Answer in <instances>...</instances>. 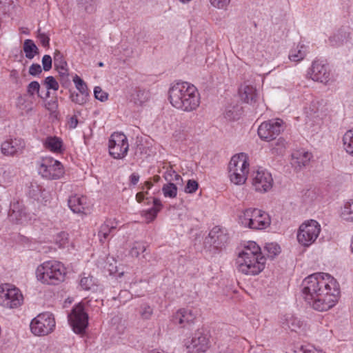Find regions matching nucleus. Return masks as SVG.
<instances>
[{
  "mask_svg": "<svg viewBox=\"0 0 353 353\" xmlns=\"http://www.w3.org/2000/svg\"><path fill=\"white\" fill-rule=\"evenodd\" d=\"M301 292L305 302L318 312L333 308L341 296L339 282L325 272H316L305 277L302 282Z\"/></svg>",
  "mask_w": 353,
  "mask_h": 353,
  "instance_id": "obj_1",
  "label": "nucleus"
},
{
  "mask_svg": "<svg viewBox=\"0 0 353 353\" xmlns=\"http://www.w3.org/2000/svg\"><path fill=\"white\" fill-rule=\"evenodd\" d=\"M168 100L174 108L184 112L196 110L201 103L200 94L196 86L181 81L170 84Z\"/></svg>",
  "mask_w": 353,
  "mask_h": 353,
  "instance_id": "obj_2",
  "label": "nucleus"
},
{
  "mask_svg": "<svg viewBox=\"0 0 353 353\" xmlns=\"http://www.w3.org/2000/svg\"><path fill=\"white\" fill-rule=\"evenodd\" d=\"M266 261V257L256 242L248 241L241 244L236 259L239 272L248 276L259 275L264 270Z\"/></svg>",
  "mask_w": 353,
  "mask_h": 353,
  "instance_id": "obj_3",
  "label": "nucleus"
},
{
  "mask_svg": "<svg viewBox=\"0 0 353 353\" xmlns=\"http://www.w3.org/2000/svg\"><path fill=\"white\" fill-rule=\"evenodd\" d=\"M66 274V267L63 263L57 260L46 261L39 264L35 270L37 280L47 285L60 284L65 280Z\"/></svg>",
  "mask_w": 353,
  "mask_h": 353,
  "instance_id": "obj_4",
  "label": "nucleus"
},
{
  "mask_svg": "<svg viewBox=\"0 0 353 353\" xmlns=\"http://www.w3.org/2000/svg\"><path fill=\"white\" fill-rule=\"evenodd\" d=\"M271 216L268 212L257 208H248L238 214V223L244 228L252 230H263L271 225Z\"/></svg>",
  "mask_w": 353,
  "mask_h": 353,
  "instance_id": "obj_5",
  "label": "nucleus"
},
{
  "mask_svg": "<svg viewBox=\"0 0 353 353\" xmlns=\"http://www.w3.org/2000/svg\"><path fill=\"white\" fill-rule=\"evenodd\" d=\"M250 158L243 152L234 154L228 164V177L234 185H243L250 172Z\"/></svg>",
  "mask_w": 353,
  "mask_h": 353,
  "instance_id": "obj_6",
  "label": "nucleus"
},
{
  "mask_svg": "<svg viewBox=\"0 0 353 353\" xmlns=\"http://www.w3.org/2000/svg\"><path fill=\"white\" fill-rule=\"evenodd\" d=\"M38 174L47 180H58L65 174L63 165L50 156L41 157L37 161Z\"/></svg>",
  "mask_w": 353,
  "mask_h": 353,
  "instance_id": "obj_7",
  "label": "nucleus"
},
{
  "mask_svg": "<svg viewBox=\"0 0 353 353\" xmlns=\"http://www.w3.org/2000/svg\"><path fill=\"white\" fill-rule=\"evenodd\" d=\"M321 232V225L316 220H305L299 225L297 230V242L301 247L307 248L316 242Z\"/></svg>",
  "mask_w": 353,
  "mask_h": 353,
  "instance_id": "obj_8",
  "label": "nucleus"
},
{
  "mask_svg": "<svg viewBox=\"0 0 353 353\" xmlns=\"http://www.w3.org/2000/svg\"><path fill=\"white\" fill-rule=\"evenodd\" d=\"M56 327L54 316L50 312H43L32 319L30 328L37 336H46L52 333Z\"/></svg>",
  "mask_w": 353,
  "mask_h": 353,
  "instance_id": "obj_9",
  "label": "nucleus"
},
{
  "mask_svg": "<svg viewBox=\"0 0 353 353\" xmlns=\"http://www.w3.org/2000/svg\"><path fill=\"white\" fill-rule=\"evenodd\" d=\"M23 303L21 290L10 283L0 285V306L6 309L19 307Z\"/></svg>",
  "mask_w": 353,
  "mask_h": 353,
  "instance_id": "obj_10",
  "label": "nucleus"
},
{
  "mask_svg": "<svg viewBox=\"0 0 353 353\" xmlns=\"http://www.w3.org/2000/svg\"><path fill=\"white\" fill-rule=\"evenodd\" d=\"M251 184L255 192L264 194L273 188L274 179L270 171L262 167L254 168L250 175Z\"/></svg>",
  "mask_w": 353,
  "mask_h": 353,
  "instance_id": "obj_11",
  "label": "nucleus"
},
{
  "mask_svg": "<svg viewBox=\"0 0 353 353\" xmlns=\"http://www.w3.org/2000/svg\"><path fill=\"white\" fill-rule=\"evenodd\" d=\"M68 321L76 334L85 332L88 325V314L84 303L81 302L73 307L68 316Z\"/></svg>",
  "mask_w": 353,
  "mask_h": 353,
  "instance_id": "obj_12",
  "label": "nucleus"
},
{
  "mask_svg": "<svg viewBox=\"0 0 353 353\" xmlns=\"http://www.w3.org/2000/svg\"><path fill=\"white\" fill-rule=\"evenodd\" d=\"M110 155L115 159L125 158L129 150V143L127 137L123 132H113L108 140Z\"/></svg>",
  "mask_w": 353,
  "mask_h": 353,
  "instance_id": "obj_13",
  "label": "nucleus"
},
{
  "mask_svg": "<svg viewBox=\"0 0 353 353\" xmlns=\"http://www.w3.org/2000/svg\"><path fill=\"white\" fill-rule=\"evenodd\" d=\"M8 219L12 224L26 225L31 222L32 215L27 210L22 201L13 200L10 205Z\"/></svg>",
  "mask_w": 353,
  "mask_h": 353,
  "instance_id": "obj_14",
  "label": "nucleus"
},
{
  "mask_svg": "<svg viewBox=\"0 0 353 353\" xmlns=\"http://www.w3.org/2000/svg\"><path fill=\"white\" fill-rule=\"evenodd\" d=\"M307 76L314 81L327 85L333 81V75L329 65L322 60H314L307 70Z\"/></svg>",
  "mask_w": 353,
  "mask_h": 353,
  "instance_id": "obj_15",
  "label": "nucleus"
},
{
  "mask_svg": "<svg viewBox=\"0 0 353 353\" xmlns=\"http://www.w3.org/2000/svg\"><path fill=\"white\" fill-rule=\"evenodd\" d=\"M283 124V122L280 119L264 121L258 128V135L261 139L270 141L281 132Z\"/></svg>",
  "mask_w": 353,
  "mask_h": 353,
  "instance_id": "obj_16",
  "label": "nucleus"
},
{
  "mask_svg": "<svg viewBox=\"0 0 353 353\" xmlns=\"http://www.w3.org/2000/svg\"><path fill=\"white\" fill-rule=\"evenodd\" d=\"M185 346L190 353H205L211 346L210 337L208 334L197 331L191 339L185 340Z\"/></svg>",
  "mask_w": 353,
  "mask_h": 353,
  "instance_id": "obj_17",
  "label": "nucleus"
},
{
  "mask_svg": "<svg viewBox=\"0 0 353 353\" xmlns=\"http://www.w3.org/2000/svg\"><path fill=\"white\" fill-rule=\"evenodd\" d=\"M119 223L115 218L107 219L99 227L97 234L99 241L103 244L107 242L114 235Z\"/></svg>",
  "mask_w": 353,
  "mask_h": 353,
  "instance_id": "obj_18",
  "label": "nucleus"
},
{
  "mask_svg": "<svg viewBox=\"0 0 353 353\" xmlns=\"http://www.w3.org/2000/svg\"><path fill=\"white\" fill-rule=\"evenodd\" d=\"M25 141L21 138L10 139L1 143V152L6 156L20 154L25 148Z\"/></svg>",
  "mask_w": 353,
  "mask_h": 353,
  "instance_id": "obj_19",
  "label": "nucleus"
},
{
  "mask_svg": "<svg viewBox=\"0 0 353 353\" xmlns=\"http://www.w3.org/2000/svg\"><path fill=\"white\" fill-rule=\"evenodd\" d=\"M68 206L74 213L85 214L90 210V204L86 196L74 194L70 196Z\"/></svg>",
  "mask_w": 353,
  "mask_h": 353,
  "instance_id": "obj_20",
  "label": "nucleus"
},
{
  "mask_svg": "<svg viewBox=\"0 0 353 353\" xmlns=\"http://www.w3.org/2000/svg\"><path fill=\"white\" fill-rule=\"evenodd\" d=\"M196 317L194 310L191 308H182L174 313L172 317V321L182 327L193 323Z\"/></svg>",
  "mask_w": 353,
  "mask_h": 353,
  "instance_id": "obj_21",
  "label": "nucleus"
},
{
  "mask_svg": "<svg viewBox=\"0 0 353 353\" xmlns=\"http://www.w3.org/2000/svg\"><path fill=\"white\" fill-rule=\"evenodd\" d=\"M209 238L211 240V243L217 249H221L224 247L229 240L226 230L219 226H214L210 230Z\"/></svg>",
  "mask_w": 353,
  "mask_h": 353,
  "instance_id": "obj_22",
  "label": "nucleus"
},
{
  "mask_svg": "<svg viewBox=\"0 0 353 353\" xmlns=\"http://www.w3.org/2000/svg\"><path fill=\"white\" fill-rule=\"evenodd\" d=\"M239 94L241 101L249 104L255 103L259 99V92L256 87L246 82L240 86Z\"/></svg>",
  "mask_w": 353,
  "mask_h": 353,
  "instance_id": "obj_23",
  "label": "nucleus"
},
{
  "mask_svg": "<svg viewBox=\"0 0 353 353\" xmlns=\"http://www.w3.org/2000/svg\"><path fill=\"white\" fill-rule=\"evenodd\" d=\"M309 52V46L303 41L294 43L288 52V59L296 63L303 61Z\"/></svg>",
  "mask_w": 353,
  "mask_h": 353,
  "instance_id": "obj_24",
  "label": "nucleus"
},
{
  "mask_svg": "<svg viewBox=\"0 0 353 353\" xmlns=\"http://www.w3.org/2000/svg\"><path fill=\"white\" fill-rule=\"evenodd\" d=\"M312 158V153L301 149L292 153L291 163L295 168L301 169L310 163Z\"/></svg>",
  "mask_w": 353,
  "mask_h": 353,
  "instance_id": "obj_25",
  "label": "nucleus"
},
{
  "mask_svg": "<svg viewBox=\"0 0 353 353\" xmlns=\"http://www.w3.org/2000/svg\"><path fill=\"white\" fill-rule=\"evenodd\" d=\"M43 147L54 154H61L63 150V142L57 136H48L43 141Z\"/></svg>",
  "mask_w": 353,
  "mask_h": 353,
  "instance_id": "obj_26",
  "label": "nucleus"
},
{
  "mask_svg": "<svg viewBox=\"0 0 353 353\" xmlns=\"http://www.w3.org/2000/svg\"><path fill=\"white\" fill-rule=\"evenodd\" d=\"M305 109L308 117L320 118L321 119H322L325 112V107L323 100H312Z\"/></svg>",
  "mask_w": 353,
  "mask_h": 353,
  "instance_id": "obj_27",
  "label": "nucleus"
},
{
  "mask_svg": "<svg viewBox=\"0 0 353 353\" xmlns=\"http://www.w3.org/2000/svg\"><path fill=\"white\" fill-rule=\"evenodd\" d=\"M350 36L348 29H340L333 33L328 39L329 44L337 47L346 42Z\"/></svg>",
  "mask_w": 353,
  "mask_h": 353,
  "instance_id": "obj_28",
  "label": "nucleus"
},
{
  "mask_svg": "<svg viewBox=\"0 0 353 353\" xmlns=\"http://www.w3.org/2000/svg\"><path fill=\"white\" fill-rule=\"evenodd\" d=\"M54 65L61 77V81L63 83L68 81L69 73L68 64L67 62L62 58V57L59 56V53L56 54L54 56Z\"/></svg>",
  "mask_w": 353,
  "mask_h": 353,
  "instance_id": "obj_29",
  "label": "nucleus"
},
{
  "mask_svg": "<svg viewBox=\"0 0 353 353\" xmlns=\"http://www.w3.org/2000/svg\"><path fill=\"white\" fill-rule=\"evenodd\" d=\"M274 50L273 48H270L269 45L266 43H258L256 46V51L254 55V59L259 61L263 60H268L272 57L274 54Z\"/></svg>",
  "mask_w": 353,
  "mask_h": 353,
  "instance_id": "obj_30",
  "label": "nucleus"
},
{
  "mask_svg": "<svg viewBox=\"0 0 353 353\" xmlns=\"http://www.w3.org/2000/svg\"><path fill=\"white\" fill-rule=\"evenodd\" d=\"M339 214L342 220L353 223V199H349L344 202L340 209Z\"/></svg>",
  "mask_w": 353,
  "mask_h": 353,
  "instance_id": "obj_31",
  "label": "nucleus"
},
{
  "mask_svg": "<svg viewBox=\"0 0 353 353\" xmlns=\"http://www.w3.org/2000/svg\"><path fill=\"white\" fill-rule=\"evenodd\" d=\"M343 148L345 152L353 157V128L347 130L342 137Z\"/></svg>",
  "mask_w": 353,
  "mask_h": 353,
  "instance_id": "obj_32",
  "label": "nucleus"
},
{
  "mask_svg": "<svg viewBox=\"0 0 353 353\" xmlns=\"http://www.w3.org/2000/svg\"><path fill=\"white\" fill-rule=\"evenodd\" d=\"M79 285L84 290H94L97 286V281L92 276L83 273L81 275Z\"/></svg>",
  "mask_w": 353,
  "mask_h": 353,
  "instance_id": "obj_33",
  "label": "nucleus"
},
{
  "mask_svg": "<svg viewBox=\"0 0 353 353\" xmlns=\"http://www.w3.org/2000/svg\"><path fill=\"white\" fill-rule=\"evenodd\" d=\"M23 50L26 58L29 59H33L38 53V48L34 42L31 39H26L23 42Z\"/></svg>",
  "mask_w": 353,
  "mask_h": 353,
  "instance_id": "obj_34",
  "label": "nucleus"
},
{
  "mask_svg": "<svg viewBox=\"0 0 353 353\" xmlns=\"http://www.w3.org/2000/svg\"><path fill=\"white\" fill-rule=\"evenodd\" d=\"M154 183L150 179L144 182L140 187L141 191L137 193L136 200L138 203H141L148 194V191L153 187Z\"/></svg>",
  "mask_w": 353,
  "mask_h": 353,
  "instance_id": "obj_35",
  "label": "nucleus"
},
{
  "mask_svg": "<svg viewBox=\"0 0 353 353\" xmlns=\"http://www.w3.org/2000/svg\"><path fill=\"white\" fill-rule=\"evenodd\" d=\"M177 187L174 183H167L162 187V193L165 198H176L177 196Z\"/></svg>",
  "mask_w": 353,
  "mask_h": 353,
  "instance_id": "obj_36",
  "label": "nucleus"
},
{
  "mask_svg": "<svg viewBox=\"0 0 353 353\" xmlns=\"http://www.w3.org/2000/svg\"><path fill=\"white\" fill-rule=\"evenodd\" d=\"M323 196L319 190H308L305 194V201L312 204L320 203Z\"/></svg>",
  "mask_w": 353,
  "mask_h": 353,
  "instance_id": "obj_37",
  "label": "nucleus"
},
{
  "mask_svg": "<svg viewBox=\"0 0 353 353\" xmlns=\"http://www.w3.org/2000/svg\"><path fill=\"white\" fill-rule=\"evenodd\" d=\"M72 81L74 83L75 88L79 90L82 95H89L88 86L85 82L77 74L72 77Z\"/></svg>",
  "mask_w": 353,
  "mask_h": 353,
  "instance_id": "obj_38",
  "label": "nucleus"
},
{
  "mask_svg": "<svg viewBox=\"0 0 353 353\" xmlns=\"http://www.w3.org/2000/svg\"><path fill=\"white\" fill-rule=\"evenodd\" d=\"M43 85L48 90L47 97L49 96V90L57 91L59 88V84L56 79L52 76H48L43 81Z\"/></svg>",
  "mask_w": 353,
  "mask_h": 353,
  "instance_id": "obj_39",
  "label": "nucleus"
},
{
  "mask_svg": "<svg viewBox=\"0 0 353 353\" xmlns=\"http://www.w3.org/2000/svg\"><path fill=\"white\" fill-rule=\"evenodd\" d=\"M264 249L267 251L268 256L271 258H274L279 255L281 252L280 245L275 242L267 243Z\"/></svg>",
  "mask_w": 353,
  "mask_h": 353,
  "instance_id": "obj_40",
  "label": "nucleus"
},
{
  "mask_svg": "<svg viewBox=\"0 0 353 353\" xmlns=\"http://www.w3.org/2000/svg\"><path fill=\"white\" fill-rule=\"evenodd\" d=\"M46 190H43L38 185H32L30 190L29 194L31 197H32L34 200H37L39 201H43L45 199L44 194H46Z\"/></svg>",
  "mask_w": 353,
  "mask_h": 353,
  "instance_id": "obj_41",
  "label": "nucleus"
},
{
  "mask_svg": "<svg viewBox=\"0 0 353 353\" xmlns=\"http://www.w3.org/2000/svg\"><path fill=\"white\" fill-rule=\"evenodd\" d=\"M12 174L10 168L0 165V185H4L10 181Z\"/></svg>",
  "mask_w": 353,
  "mask_h": 353,
  "instance_id": "obj_42",
  "label": "nucleus"
},
{
  "mask_svg": "<svg viewBox=\"0 0 353 353\" xmlns=\"http://www.w3.org/2000/svg\"><path fill=\"white\" fill-rule=\"evenodd\" d=\"M146 246L143 242H134L130 249V254L133 257H138L141 253H143Z\"/></svg>",
  "mask_w": 353,
  "mask_h": 353,
  "instance_id": "obj_43",
  "label": "nucleus"
},
{
  "mask_svg": "<svg viewBox=\"0 0 353 353\" xmlns=\"http://www.w3.org/2000/svg\"><path fill=\"white\" fill-rule=\"evenodd\" d=\"M164 178L167 181H168V183H173L174 181H177L179 179H181V176L172 168L168 169L165 171Z\"/></svg>",
  "mask_w": 353,
  "mask_h": 353,
  "instance_id": "obj_44",
  "label": "nucleus"
},
{
  "mask_svg": "<svg viewBox=\"0 0 353 353\" xmlns=\"http://www.w3.org/2000/svg\"><path fill=\"white\" fill-rule=\"evenodd\" d=\"M198 189V182L194 179H189L184 187V192L187 194H194Z\"/></svg>",
  "mask_w": 353,
  "mask_h": 353,
  "instance_id": "obj_45",
  "label": "nucleus"
},
{
  "mask_svg": "<svg viewBox=\"0 0 353 353\" xmlns=\"http://www.w3.org/2000/svg\"><path fill=\"white\" fill-rule=\"evenodd\" d=\"M157 214L158 212L152 208L141 212L142 217L145 219L148 223L152 222L156 219Z\"/></svg>",
  "mask_w": 353,
  "mask_h": 353,
  "instance_id": "obj_46",
  "label": "nucleus"
},
{
  "mask_svg": "<svg viewBox=\"0 0 353 353\" xmlns=\"http://www.w3.org/2000/svg\"><path fill=\"white\" fill-rule=\"evenodd\" d=\"M55 241L59 248L67 247L69 243L68 234L64 232L58 234L56 236Z\"/></svg>",
  "mask_w": 353,
  "mask_h": 353,
  "instance_id": "obj_47",
  "label": "nucleus"
},
{
  "mask_svg": "<svg viewBox=\"0 0 353 353\" xmlns=\"http://www.w3.org/2000/svg\"><path fill=\"white\" fill-rule=\"evenodd\" d=\"M300 353H325V352L320 347L307 344L301 347Z\"/></svg>",
  "mask_w": 353,
  "mask_h": 353,
  "instance_id": "obj_48",
  "label": "nucleus"
},
{
  "mask_svg": "<svg viewBox=\"0 0 353 353\" xmlns=\"http://www.w3.org/2000/svg\"><path fill=\"white\" fill-rule=\"evenodd\" d=\"M79 3L84 6L88 13H92L96 10L97 0H79Z\"/></svg>",
  "mask_w": 353,
  "mask_h": 353,
  "instance_id": "obj_49",
  "label": "nucleus"
},
{
  "mask_svg": "<svg viewBox=\"0 0 353 353\" xmlns=\"http://www.w3.org/2000/svg\"><path fill=\"white\" fill-rule=\"evenodd\" d=\"M40 84L39 82L34 81L30 82L27 86V92L30 96L37 94L39 96Z\"/></svg>",
  "mask_w": 353,
  "mask_h": 353,
  "instance_id": "obj_50",
  "label": "nucleus"
},
{
  "mask_svg": "<svg viewBox=\"0 0 353 353\" xmlns=\"http://www.w3.org/2000/svg\"><path fill=\"white\" fill-rule=\"evenodd\" d=\"M210 5L219 10H226L230 0H209Z\"/></svg>",
  "mask_w": 353,
  "mask_h": 353,
  "instance_id": "obj_51",
  "label": "nucleus"
},
{
  "mask_svg": "<svg viewBox=\"0 0 353 353\" xmlns=\"http://www.w3.org/2000/svg\"><path fill=\"white\" fill-rule=\"evenodd\" d=\"M88 95H82L81 94L78 93H72L70 95V99L72 102L83 105L86 103L87 101V97Z\"/></svg>",
  "mask_w": 353,
  "mask_h": 353,
  "instance_id": "obj_52",
  "label": "nucleus"
},
{
  "mask_svg": "<svg viewBox=\"0 0 353 353\" xmlns=\"http://www.w3.org/2000/svg\"><path fill=\"white\" fill-rule=\"evenodd\" d=\"M94 97L101 101H105L108 99V94L107 92H104L100 87L97 86L94 89Z\"/></svg>",
  "mask_w": 353,
  "mask_h": 353,
  "instance_id": "obj_53",
  "label": "nucleus"
},
{
  "mask_svg": "<svg viewBox=\"0 0 353 353\" xmlns=\"http://www.w3.org/2000/svg\"><path fill=\"white\" fill-rule=\"evenodd\" d=\"M140 314L142 318L148 319L152 314V309L148 305L144 304L141 307Z\"/></svg>",
  "mask_w": 353,
  "mask_h": 353,
  "instance_id": "obj_54",
  "label": "nucleus"
},
{
  "mask_svg": "<svg viewBox=\"0 0 353 353\" xmlns=\"http://www.w3.org/2000/svg\"><path fill=\"white\" fill-rule=\"evenodd\" d=\"M302 324V322L296 318H291L288 322V327L292 331L296 332V330L300 328Z\"/></svg>",
  "mask_w": 353,
  "mask_h": 353,
  "instance_id": "obj_55",
  "label": "nucleus"
},
{
  "mask_svg": "<svg viewBox=\"0 0 353 353\" xmlns=\"http://www.w3.org/2000/svg\"><path fill=\"white\" fill-rule=\"evenodd\" d=\"M43 68L45 71H48L52 68V58L50 55L46 54L42 58Z\"/></svg>",
  "mask_w": 353,
  "mask_h": 353,
  "instance_id": "obj_56",
  "label": "nucleus"
},
{
  "mask_svg": "<svg viewBox=\"0 0 353 353\" xmlns=\"http://www.w3.org/2000/svg\"><path fill=\"white\" fill-rule=\"evenodd\" d=\"M42 72V68L39 64L32 63L29 68V74L32 76H37Z\"/></svg>",
  "mask_w": 353,
  "mask_h": 353,
  "instance_id": "obj_57",
  "label": "nucleus"
},
{
  "mask_svg": "<svg viewBox=\"0 0 353 353\" xmlns=\"http://www.w3.org/2000/svg\"><path fill=\"white\" fill-rule=\"evenodd\" d=\"M285 141L283 138H280L276 141V145L279 148H274L273 150H275L276 153H281L283 149L285 148Z\"/></svg>",
  "mask_w": 353,
  "mask_h": 353,
  "instance_id": "obj_58",
  "label": "nucleus"
},
{
  "mask_svg": "<svg viewBox=\"0 0 353 353\" xmlns=\"http://www.w3.org/2000/svg\"><path fill=\"white\" fill-rule=\"evenodd\" d=\"M10 80L16 84L19 83V74L17 70H12L10 72Z\"/></svg>",
  "mask_w": 353,
  "mask_h": 353,
  "instance_id": "obj_59",
  "label": "nucleus"
},
{
  "mask_svg": "<svg viewBox=\"0 0 353 353\" xmlns=\"http://www.w3.org/2000/svg\"><path fill=\"white\" fill-rule=\"evenodd\" d=\"M152 208L155 210L158 213L161 210L163 204L159 198H153V207Z\"/></svg>",
  "mask_w": 353,
  "mask_h": 353,
  "instance_id": "obj_60",
  "label": "nucleus"
},
{
  "mask_svg": "<svg viewBox=\"0 0 353 353\" xmlns=\"http://www.w3.org/2000/svg\"><path fill=\"white\" fill-rule=\"evenodd\" d=\"M39 39L43 46H47L49 44L50 39L45 34H40L39 35Z\"/></svg>",
  "mask_w": 353,
  "mask_h": 353,
  "instance_id": "obj_61",
  "label": "nucleus"
},
{
  "mask_svg": "<svg viewBox=\"0 0 353 353\" xmlns=\"http://www.w3.org/2000/svg\"><path fill=\"white\" fill-rule=\"evenodd\" d=\"M139 181V175L137 173H132L130 176V183L135 185Z\"/></svg>",
  "mask_w": 353,
  "mask_h": 353,
  "instance_id": "obj_62",
  "label": "nucleus"
},
{
  "mask_svg": "<svg viewBox=\"0 0 353 353\" xmlns=\"http://www.w3.org/2000/svg\"><path fill=\"white\" fill-rule=\"evenodd\" d=\"M77 123H78V121L77 119L74 118V117H72L70 119V121L69 123V125H70V127L71 128H75L77 125Z\"/></svg>",
  "mask_w": 353,
  "mask_h": 353,
  "instance_id": "obj_63",
  "label": "nucleus"
},
{
  "mask_svg": "<svg viewBox=\"0 0 353 353\" xmlns=\"http://www.w3.org/2000/svg\"><path fill=\"white\" fill-rule=\"evenodd\" d=\"M350 248H351V251H352V252L353 253V235L352 236V238H351V245H350Z\"/></svg>",
  "mask_w": 353,
  "mask_h": 353,
  "instance_id": "obj_64",
  "label": "nucleus"
}]
</instances>
